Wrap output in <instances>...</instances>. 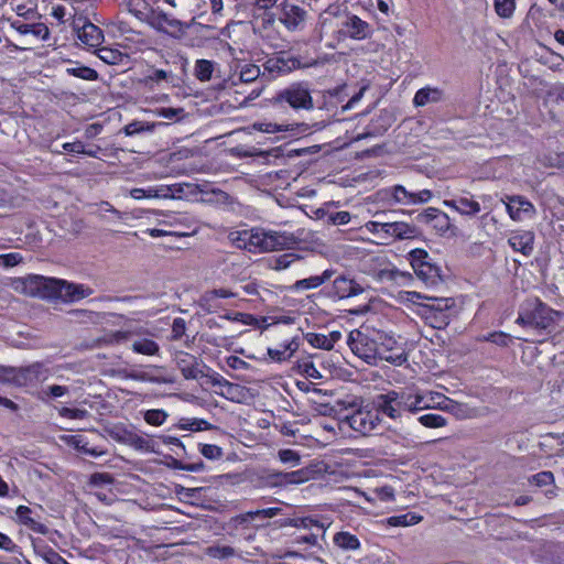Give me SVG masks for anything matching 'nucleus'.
I'll return each instance as SVG.
<instances>
[{
    "label": "nucleus",
    "mask_w": 564,
    "mask_h": 564,
    "mask_svg": "<svg viewBox=\"0 0 564 564\" xmlns=\"http://www.w3.org/2000/svg\"><path fill=\"white\" fill-rule=\"evenodd\" d=\"M444 205L455 209L462 215L469 217H473L480 212L479 203L466 196H457L453 199H445Z\"/></svg>",
    "instance_id": "18"
},
{
    "label": "nucleus",
    "mask_w": 564,
    "mask_h": 564,
    "mask_svg": "<svg viewBox=\"0 0 564 564\" xmlns=\"http://www.w3.org/2000/svg\"><path fill=\"white\" fill-rule=\"evenodd\" d=\"M334 543L343 550H357L360 547L357 536L344 531L335 534Z\"/></svg>",
    "instance_id": "37"
},
{
    "label": "nucleus",
    "mask_w": 564,
    "mask_h": 564,
    "mask_svg": "<svg viewBox=\"0 0 564 564\" xmlns=\"http://www.w3.org/2000/svg\"><path fill=\"white\" fill-rule=\"evenodd\" d=\"M269 63L271 64V70L276 69L280 73H288L300 66V61L295 57H278L275 59H270Z\"/></svg>",
    "instance_id": "39"
},
{
    "label": "nucleus",
    "mask_w": 564,
    "mask_h": 564,
    "mask_svg": "<svg viewBox=\"0 0 564 564\" xmlns=\"http://www.w3.org/2000/svg\"><path fill=\"white\" fill-rule=\"evenodd\" d=\"M398 406L401 410H408L410 412H417L420 410L430 408V404L424 403V398L421 394H404L399 393V403Z\"/></svg>",
    "instance_id": "29"
},
{
    "label": "nucleus",
    "mask_w": 564,
    "mask_h": 564,
    "mask_svg": "<svg viewBox=\"0 0 564 564\" xmlns=\"http://www.w3.org/2000/svg\"><path fill=\"white\" fill-rule=\"evenodd\" d=\"M97 56L108 65H118L128 57L127 54L112 47H100L96 51Z\"/></svg>",
    "instance_id": "33"
},
{
    "label": "nucleus",
    "mask_w": 564,
    "mask_h": 564,
    "mask_svg": "<svg viewBox=\"0 0 564 564\" xmlns=\"http://www.w3.org/2000/svg\"><path fill=\"white\" fill-rule=\"evenodd\" d=\"M360 406V403L356 400H337L335 405L333 406V411L339 416V420L343 421V416L347 413H351L354 410Z\"/></svg>",
    "instance_id": "45"
},
{
    "label": "nucleus",
    "mask_w": 564,
    "mask_h": 564,
    "mask_svg": "<svg viewBox=\"0 0 564 564\" xmlns=\"http://www.w3.org/2000/svg\"><path fill=\"white\" fill-rule=\"evenodd\" d=\"M281 511H282V509L278 508V507L260 509V510H256V511H248L246 513H242V514H239V516L235 517L232 519V521L236 522L237 524H245V523H247L250 520L271 519V518L280 514Z\"/></svg>",
    "instance_id": "25"
},
{
    "label": "nucleus",
    "mask_w": 564,
    "mask_h": 564,
    "mask_svg": "<svg viewBox=\"0 0 564 564\" xmlns=\"http://www.w3.org/2000/svg\"><path fill=\"white\" fill-rule=\"evenodd\" d=\"M421 317L425 321L427 325L435 329H444L449 324V314H437L432 311H420Z\"/></svg>",
    "instance_id": "34"
},
{
    "label": "nucleus",
    "mask_w": 564,
    "mask_h": 564,
    "mask_svg": "<svg viewBox=\"0 0 564 564\" xmlns=\"http://www.w3.org/2000/svg\"><path fill=\"white\" fill-rule=\"evenodd\" d=\"M279 459L284 464H290L291 466H297L300 464L301 457L293 449H281L278 453Z\"/></svg>",
    "instance_id": "57"
},
{
    "label": "nucleus",
    "mask_w": 564,
    "mask_h": 564,
    "mask_svg": "<svg viewBox=\"0 0 564 564\" xmlns=\"http://www.w3.org/2000/svg\"><path fill=\"white\" fill-rule=\"evenodd\" d=\"M378 359L386 360L392 365L401 366L406 362L408 357L404 349H398V351L382 352L379 350Z\"/></svg>",
    "instance_id": "47"
},
{
    "label": "nucleus",
    "mask_w": 564,
    "mask_h": 564,
    "mask_svg": "<svg viewBox=\"0 0 564 564\" xmlns=\"http://www.w3.org/2000/svg\"><path fill=\"white\" fill-rule=\"evenodd\" d=\"M162 124V122H144L134 120L124 126L123 132L126 135H134L141 132H153L158 126Z\"/></svg>",
    "instance_id": "36"
},
{
    "label": "nucleus",
    "mask_w": 564,
    "mask_h": 564,
    "mask_svg": "<svg viewBox=\"0 0 564 564\" xmlns=\"http://www.w3.org/2000/svg\"><path fill=\"white\" fill-rule=\"evenodd\" d=\"M150 25L158 32L165 33L174 39H181L185 34L188 24L172 18L165 12L156 13L150 21Z\"/></svg>",
    "instance_id": "10"
},
{
    "label": "nucleus",
    "mask_w": 564,
    "mask_h": 564,
    "mask_svg": "<svg viewBox=\"0 0 564 564\" xmlns=\"http://www.w3.org/2000/svg\"><path fill=\"white\" fill-rule=\"evenodd\" d=\"M48 369L41 362L15 369L13 382L22 386L35 381H44L48 377Z\"/></svg>",
    "instance_id": "12"
},
{
    "label": "nucleus",
    "mask_w": 564,
    "mask_h": 564,
    "mask_svg": "<svg viewBox=\"0 0 564 564\" xmlns=\"http://www.w3.org/2000/svg\"><path fill=\"white\" fill-rule=\"evenodd\" d=\"M289 243L290 238L283 234L252 228L249 231L247 250L249 252H268L283 249Z\"/></svg>",
    "instance_id": "3"
},
{
    "label": "nucleus",
    "mask_w": 564,
    "mask_h": 564,
    "mask_svg": "<svg viewBox=\"0 0 564 564\" xmlns=\"http://www.w3.org/2000/svg\"><path fill=\"white\" fill-rule=\"evenodd\" d=\"M260 76V68L254 64H247L240 70L241 83H252Z\"/></svg>",
    "instance_id": "51"
},
{
    "label": "nucleus",
    "mask_w": 564,
    "mask_h": 564,
    "mask_svg": "<svg viewBox=\"0 0 564 564\" xmlns=\"http://www.w3.org/2000/svg\"><path fill=\"white\" fill-rule=\"evenodd\" d=\"M430 302L422 304L420 311H432L437 314H448V310L454 305V300L451 297H425Z\"/></svg>",
    "instance_id": "32"
},
{
    "label": "nucleus",
    "mask_w": 564,
    "mask_h": 564,
    "mask_svg": "<svg viewBox=\"0 0 564 564\" xmlns=\"http://www.w3.org/2000/svg\"><path fill=\"white\" fill-rule=\"evenodd\" d=\"M167 414L163 410H149L144 414V420L151 425L159 426L164 423Z\"/></svg>",
    "instance_id": "55"
},
{
    "label": "nucleus",
    "mask_w": 564,
    "mask_h": 564,
    "mask_svg": "<svg viewBox=\"0 0 564 564\" xmlns=\"http://www.w3.org/2000/svg\"><path fill=\"white\" fill-rule=\"evenodd\" d=\"M306 473L303 469L290 473L267 470L261 477L260 482L263 487H283L286 485L302 484L306 480Z\"/></svg>",
    "instance_id": "9"
},
{
    "label": "nucleus",
    "mask_w": 564,
    "mask_h": 564,
    "mask_svg": "<svg viewBox=\"0 0 564 564\" xmlns=\"http://www.w3.org/2000/svg\"><path fill=\"white\" fill-rule=\"evenodd\" d=\"M343 421L347 422L352 430L362 434L369 433L375 427L370 413L364 412L359 408L345 414Z\"/></svg>",
    "instance_id": "15"
},
{
    "label": "nucleus",
    "mask_w": 564,
    "mask_h": 564,
    "mask_svg": "<svg viewBox=\"0 0 564 564\" xmlns=\"http://www.w3.org/2000/svg\"><path fill=\"white\" fill-rule=\"evenodd\" d=\"M250 229H245L240 231H232L229 234V239L239 248L247 250L248 248V239H249Z\"/></svg>",
    "instance_id": "54"
},
{
    "label": "nucleus",
    "mask_w": 564,
    "mask_h": 564,
    "mask_svg": "<svg viewBox=\"0 0 564 564\" xmlns=\"http://www.w3.org/2000/svg\"><path fill=\"white\" fill-rule=\"evenodd\" d=\"M214 72V63L208 59H197L194 74L200 82H207L212 78Z\"/></svg>",
    "instance_id": "40"
},
{
    "label": "nucleus",
    "mask_w": 564,
    "mask_h": 564,
    "mask_svg": "<svg viewBox=\"0 0 564 564\" xmlns=\"http://www.w3.org/2000/svg\"><path fill=\"white\" fill-rule=\"evenodd\" d=\"M376 279L380 282H393L397 284H405L412 280V275L408 272H401L398 269H381L376 273Z\"/></svg>",
    "instance_id": "28"
},
{
    "label": "nucleus",
    "mask_w": 564,
    "mask_h": 564,
    "mask_svg": "<svg viewBox=\"0 0 564 564\" xmlns=\"http://www.w3.org/2000/svg\"><path fill=\"white\" fill-rule=\"evenodd\" d=\"M417 420L423 426L430 429L443 427L447 424L444 416L434 413L421 415Z\"/></svg>",
    "instance_id": "48"
},
{
    "label": "nucleus",
    "mask_w": 564,
    "mask_h": 564,
    "mask_svg": "<svg viewBox=\"0 0 564 564\" xmlns=\"http://www.w3.org/2000/svg\"><path fill=\"white\" fill-rule=\"evenodd\" d=\"M268 355L272 360H275L279 362L285 361L291 358V356H289V350L286 349V346H284V345H281L280 348H274V349L269 348Z\"/></svg>",
    "instance_id": "63"
},
{
    "label": "nucleus",
    "mask_w": 564,
    "mask_h": 564,
    "mask_svg": "<svg viewBox=\"0 0 564 564\" xmlns=\"http://www.w3.org/2000/svg\"><path fill=\"white\" fill-rule=\"evenodd\" d=\"M347 343L356 356L369 365H377L379 352L377 340L359 330H354L349 334Z\"/></svg>",
    "instance_id": "6"
},
{
    "label": "nucleus",
    "mask_w": 564,
    "mask_h": 564,
    "mask_svg": "<svg viewBox=\"0 0 564 564\" xmlns=\"http://www.w3.org/2000/svg\"><path fill=\"white\" fill-rule=\"evenodd\" d=\"M63 288V302H75L85 299L94 293V291L84 284L70 283L64 280Z\"/></svg>",
    "instance_id": "20"
},
{
    "label": "nucleus",
    "mask_w": 564,
    "mask_h": 564,
    "mask_svg": "<svg viewBox=\"0 0 564 564\" xmlns=\"http://www.w3.org/2000/svg\"><path fill=\"white\" fill-rule=\"evenodd\" d=\"M485 339L501 347L508 346L509 343L511 341L510 335L503 332L490 333L487 337H485Z\"/></svg>",
    "instance_id": "62"
},
{
    "label": "nucleus",
    "mask_w": 564,
    "mask_h": 564,
    "mask_svg": "<svg viewBox=\"0 0 564 564\" xmlns=\"http://www.w3.org/2000/svg\"><path fill=\"white\" fill-rule=\"evenodd\" d=\"M11 26L20 34H32L37 39L45 40L50 35L48 28L44 23H25L21 20L13 21Z\"/></svg>",
    "instance_id": "21"
},
{
    "label": "nucleus",
    "mask_w": 564,
    "mask_h": 564,
    "mask_svg": "<svg viewBox=\"0 0 564 564\" xmlns=\"http://www.w3.org/2000/svg\"><path fill=\"white\" fill-rule=\"evenodd\" d=\"M496 13L503 19L510 18L516 9V0H495Z\"/></svg>",
    "instance_id": "46"
},
{
    "label": "nucleus",
    "mask_w": 564,
    "mask_h": 564,
    "mask_svg": "<svg viewBox=\"0 0 564 564\" xmlns=\"http://www.w3.org/2000/svg\"><path fill=\"white\" fill-rule=\"evenodd\" d=\"M337 33L338 36L343 39L362 41L371 37L373 29L367 21H364L358 15L344 12Z\"/></svg>",
    "instance_id": "5"
},
{
    "label": "nucleus",
    "mask_w": 564,
    "mask_h": 564,
    "mask_svg": "<svg viewBox=\"0 0 564 564\" xmlns=\"http://www.w3.org/2000/svg\"><path fill=\"white\" fill-rule=\"evenodd\" d=\"M300 256L295 253H284L274 257L270 260V268L273 270H284L291 265L294 261L299 260Z\"/></svg>",
    "instance_id": "44"
},
{
    "label": "nucleus",
    "mask_w": 564,
    "mask_h": 564,
    "mask_svg": "<svg viewBox=\"0 0 564 564\" xmlns=\"http://www.w3.org/2000/svg\"><path fill=\"white\" fill-rule=\"evenodd\" d=\"M383 234L398 239H411L417 235L415 226H411L403 221H384Z\"/></svg>",
    "instance_id": "19"
},
{
    "label": "nucleus",
    "mask_w": 564,
    "mask_h": 564,
    "mask_svg": "<svg viewBox=\"0 0 564 564\" xmlns=\"http://www.w3.org/2000/svg\"><path fill=\"white\" fill-rule=\"evenodd\" d=\"M173 75L163 69H153L148 76L144 78L145 85H151L153 83H159L162 80L172 82Z\"/></svg>",
    "instance_id": "53"
},
{
    "label": "nucleus",
    "mask_w": 564,
    "mask_h": 564,
    "mask_svg": "<svg viewBox=\"0 0 564 564\" xmlns=\"http://www.w3.org/2000/svg\"><path fill=\"white\" fill-rule=\"evenodd\" d=\"M362 292V286L344 275L337 276L333 282L332 294L339 300L356 296Z\"/></svg>",
    "instance_id": "14"
},
{
    "label": "nucleus",
    "mask_w": 564,
    "mask_h": 564,
    "mask_svg": "<svg viewBox=\"0 0 564 564\" xmlns=\"http://www.w3.org/2000/svg\"><path fill=\"white\" fill-rule=\"evenodd\" d=\"M69 391V388L66 386H47L45 389H43L41 399L42 401H48L52 399L63 398L65 395H68Z\"/></svg>",
    "instance_id": "43"
},
{
    "label": "nucleus",
    "mask_w": 564,
    "mask_h": 564,
    "mask_svg": "<svg viewBox=\"0 0 564 564\" xmlns=\"http://www.w3.org/2000/svg\"><path fill=\"white\" fill-rule=\"evenodd\" d=\"M409 258L413 270L420 268L421 264L431 260L429 253L424 249H414L410 251Z\"/></svg>",
    "instance_id": "56"
},
{
    "label": "nucleus",
    "mask_w": 564,
    "mask_h": 564,
    "mask_svg": "<svg viewBox=\"0 0 564 564\" xmlns=\"http://www.w3.org/2000/svg\"><path fill=\"white\" fill-rule=\"evenodd\" d=\"M304 338L314 348L330 350V343L327 340V336L324 334L307 333L305 334Z\"/></svg>",
    "instance_id": "49"
},
{
    "label": "nucleus",
    "mask_w": 564,
    "mask_h": 564,
    "mask_svg": "<svg viewBox=\"0 0 564 564\" xmlns=\"http://www.w3.org/2000/svg\"><path fill=\"white\" fill-rule=\"evenodd\" d=\"M31 512H32V510L29 507L19 506L18 509L15 510V516H17L18 522L28 527L30 530H32L36 533L46 534L48 532V528L45 524L40 523L35 519H33L30 516Z\"/></svg>",
    "instance_id": "22"
},
{
    "label": "nucleus",
    "mask_w": 564,
    "mask_h": 564,
    "mask_svg": "<svg viewBox=\"0 0 564 564\" xmlns=\"http://www.w3.org/2000/svg\"><path fill=\"white\" fill-rule=\"evenodd\" d=\"M422 517L415 512H406L400 516H392L388 518V524L391 527H408L419 523Z\"/></svg>",
    "instance_id": "38"
},
{
    "label": "nucleus",
    "mask_w": 564,
    "mask_h": 564,
    "mask_svg": "<svg viewBox=\"0 0 564 564\" xmlns=\"http://www.w3.org/2000/svg\"><path fill=\"white\" fill-rule=\"evenodd\" d=\"M206 554L216 560H225L236 555V550L229 545H212L206 549Z\"/></svg>",
    "instance_id": "41"
},
{
    "label": "nucleus",
    "mask_w": 564,
    "mask_h": 564,
    "mask_svg": "<svg viewBox=\"0 0 564 564\" xmlns=\"http://www.w3.org/2000/svg\"><path fill=\"white\" fill-rule=\"evenodd\" d=\"M66 72L68 75H72V76H75V77H78V78H82L85 80L93 82V80L98 79V73L95 69H93L88 66L79 65L78 63L75 67L67 68Z\"/></svg>",
    "instance_id": "42"
},
{
    "label": "nucleus",
    "mask_w": 564,
    "mask_h": 564,
    "mask_svg": "<svg viewBox=\"0 0 564 564\" xmlns=\"http://www.w3.org/2000/svg\"><path fill=\"white\" fill-rule=\"evenodd\" d=\"M155 112L164 119L180 121L184 117L185 110L184 108H159Z\"/></svg>",
    "instance_id": "52"
},
{
    "label": "nucleus",
    "mask_w": 564,
    "mask_h": 564,
    "mask_svg": "<svg viewBox=\"0 0 564 564\" xmlns=\"http://www.w3.org/2000/svg\"><path fill=\"white\" fill-rule=\"evenodd\" d=\"M131 348L134 352L145 356H156L160 352V345L153 339L145 337L137 338L132 343Z\"/></svg>",
    "instance_id": "31"
},
{
    "label": "nucleus",
    "mask_w": 564,
    "mask_h": 564,
    "mask_svg": "<svg viewBox=\"0 0 564 564\" xmlns=\"http://www.w3.org/2000/svg\"><path fill=\"white\" fill-rule=\"evenodd\" d=\"M73 29L77 33V37L89 47H97L104 41L102 31L85 17L75 18Z\"/></svg>",
    "instance_id": "8"
},
{
    "label": "nucleus",
    "mask_w": 564,
    "mask_h": 564,
    "mask_svg": "<svg viewBox=\"0 0 564 564\" xmlns=\"http://www.w3.org/2000/svg\"><path fill=\"white\" fill-rule=\"evenodd\" d=\"M416 220L424 224H432L435 220H441V229H447L449 221L448 216L445 213L434 207H429L424 212L420 213L416 216Z\"/></svg>",
    "instance_id": "30"
},
{
    "label": "nucleus",
    "mask_w": 564,
    "mask_h": 564,
    "mask_svg": "<svg viewBox=\"0 0 564 564\" xmlns=\"http://www.w3.org/2000/svg\"><path fill=\"white\" fill-rule=\"evenodd\" d=\"M274 105L288 104L293 109L311 110L314 108L313 98L306 84L293 83L281 89L272 98Z\"/></svg>",
    "instance_id": "4"
},
{
    "label": "nucleus",
    "mask_w": 564,
    "mask_h": 564,
    "mask_svg": "<svg viewBox=\"0 0 564 564\" xmlns=\"http://www.w3.org/2000/svg\"><path fill=\"white\" fill-rule=\"evenodd\" d=\"M530 481L539 487L552 485L554 482V476L551 471H540L533 475Z\"/></svg>",
    "instance_id": "60"
},
{
    "label": "nucleus",
    "mask_w": 564,
    "mask_h": 564,
    "mask_svg": "<svg viewBox=\"0 0 564 564\" xmlns=\"http://www.w3.org/2000/svg\"><path fill=\"white\" fill-rule=\"evenodd\" d=\"M414 272L426 284L434 285L441 281V269L431 260L421 264L420 268H415Z\"/></svg>",
    "instance_id": "24"
},
{
    "label": "nucleus",
    "mask_w": 564,
    "mask_h": 564,
    "mask_svg": "<svg viewBox=\"0 0 564 564\" xmlns=\"http://www.w3.org/2000/svg\"><path fill=\"white\" fill-rule=\"evenodd\" d=\"M380 341L378 343V350L382 352H392L398 351V349H403L401 345L392 337L388 335H380Z\"/></svg>",
    "instance_id": "50"
},
{
    "label": "nucleus",
    "mask_w": 564,
    "mask_h": 564,
    "mask_svg": "<svg viewBox=\"0 0 564 564\" xmlns=\"http://www.w3.org/2000/svg\"><path fill=\"white\" fill-rule=\"evenodd\" d=\"M200 453L204 457L208 459H219L224 455L221 447L213 444L202 445Z\"/></svg>",
    "instance_id": "59"
},
{
    "label": "nucleus",
    "mask_w": 564,
    "mask_h": 564,
    "mask_svg": "<svg viewBox=\"0 0 564 564\" xmlns=\"http://www.w3.org/2000/svg\"><path fill=\"white\" fill-rule=\"evenodd\" d=\"M399 392L390 391L386 394H380L376 399L377 409L387 414L391 419L400 416L401 408L398 406Z\"/></svg>",
    "instance_id": "17"
},
{
    "label": "nucleus",
    "mask_w": 564,
    "mask_h": 564,
    "mask_svg": "<svg viewBox=\"0 0 564 564\" xmlns=\"http://www.w3.org/2000/svg\"><path fill=\"white\" fill-rule=\"evenodd\" d=\"M334 274L333 270H325L321 275H313L306 279L297 280L292 286L293 291L311 290L316 289L326 281H328Z\"/></svg>",
    "instance_id": "26"
},
{
    "label": "nucleus",
    "mask_w": 564,
    "mask_h": 564,
    "mask_svg": "<svg viewBox=\"0 0 564 564\" xmlns=\"http://www.w3.org/2000/svg\"><path fill=\"white\" fill-rule=\"evenodd\" d=\"M509 246L524 256H530L533 251L534 232L531 230L514 231L508 239Z\"/></svg>",
    "instance_id": "16"
},
{
    "label": "nucleus",
    "mask_w": 564,
    "mask_h": 564,
    "mask_svg": "<svg viewBox=\"0 0 564 564\" xmlns=\"http://www.w3.org/2000/svg\"><path fill=\"white\" fill-rule=\"evenodd\" d=\"M185 330L186 322L181 317L175 318L172 324V338L175 340L180 339L185 334Z\"/></svg>",
    "instance_id": "64"
},
{
    "label": "nucleus",
    "mask_w": 564,
    "mask_h": 564,
    "mask_svg": "<svg viewBox=\"0 0 564 564\" xmlns=\"http://www.w3.org/2000/svg\"><path fill=\"white\" fill-rule=\"evenodd\" d=\"M306 11L299 6L284 2L280 21L289 31H296L303 28Z\"/></svg>",
    "instance_id": "13"
},
{
    "label": "nucleus",
    "mask_w": 564,
    "mask_h": 564,
    "mask_svg": "<svg viewBox=\"0 0 564 564\" xmlns=\"http://www.w3.org/2000/svg\"><path fill=\"white\" fill-rule=\"evenodd\" d=\"M386 195H390L394 203L399 204H414V193L408 191L402 185H394L384 189Z\"/></svg>",
    "instance_id": "35"
},
{
    "label": "nucleus",
    "mask_w": 564,
    "mask_h": 564,
    "mask_svg": "<svg viewBox=\"0 0 564 564\" xmlns=\"http://www.w3.org/2000/svg\"><path fill=\"white\" fill-rule=\"evenodd\" d=\"M64 280L46 278L43 275H28L15 281V290L28 296H36L43 300H61L63 295Z\"/></svg>",
    "instance_id": "2"
},
{
    "label": "nucleus",
    "mask_w": 564,
    "mask_h": 564,
    "mask_svg": "<svg viewBox=\"0 0 564 564\" xmlns=\"http://www.w3.org/2000/svg\"><path fill=\"white\" fill-rule=\"evenodd\" d=\"M33 549L35 554L42 557L47 564H66L67 562L42 540L33 541Z\"/></svg>",
    "instance_id": "23"
},
{
    "label": "nucleus",
    "mask_w": 564,
    "mask_h": 564,
    "mask_svg": "<svg viewBox=\"0 0 564 564\" xmlns=\"http://www.w3.org/2000/svg\"><path fill=\"white\" fill-rule=\"evenodd\" d=\"M58 414L62 417L82 420L88 416V411L85 409H70L63 406L58 410Z\"/></svg>",
    "instance_id": "58"
},
{
    "label": "nucleus",
    "mask_w": 564,
    "mask_h": 564,
    "mask_svg": "<svg viewBox=\"0 0 564 564\" xmlns=\"http://www.w3.org/2000/svg\"><path fill=\"white\" fill-rule=\"evenodd\" d=\"M443 98V91L438 88H421L416 91L413 104L416 107H423L427 104H434L441 101Z\"/></svg>",
    "instance_id": "27"
},
{
    "label": "nucleus",
    "mask_w": 564,
    "mask_h": 564,
    "mask_svg": "<svg viewBox=\"0 0 564 564\" xmlns=\"http://www.w3.org/2000/svg\"><path fill=\"white\" fill-rule=\"evenodd\" d=\"M511 219L521 221L524 218H532L536 210L534 205L521 195H507L502 198Z\"/></svg>",
    "instance_id": "11"
},
{
    "label": "nucleus",
    "mask_w": 564,
    "mask_h": 564,
    "mask_svg": "<svg viewBox=\"0 0 564 564\" xmlns=\"http://www.w3.org/2000/svg\"><path fill=\"white\" fill-rule=\"evenodd\" d=\"M172 467L175 468V469H180V470H187V471L197 473V471L203 470L205 465H204L203 460H199V462L193 463V464H185V463H183V462H181L178 459H173Z\"/></svg>",
    "instance_id": "61"
},
{
    "label": "nucleus",
    "mask_w": 564,
    "mask_h": 564,
    "mask_svg": "<svg viewBox=\"0 0 564 564\" xmlns=\"http://www.w3.org/2000/svg\"><path fill=\"white\" fill-rule=\"evenodd\" d=\"M174 360L176 367L186 380H197L199 378H204V369H209L202 359L185 351H177L175 354Z\"/></svg>",
    "instance_id": "7"
},
{
    "label": "nucleus",
    "mask_w": 564,
    "mask_h": 564,
    "mask_svg": "<svg viewBox=\"0 0 564 564\" xmlns=\"http://www.w3.org/2000/svg\"><path fill=\"white\" fill-rule=\"evenodd\" d=\"M560 312L551 308L538 297L527 299L519 306L516 323L523 327L546 330L555 322Z\"/></svg>",
    "instance_id": "1"
}]
</instances>
